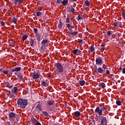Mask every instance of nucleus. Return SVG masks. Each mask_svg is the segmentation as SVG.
Here are the masks:
<instances>
[{
	"mask_svg": "<svg viewBox=\"0 0 125 125\" xmlns=\"http://www.w3.org/2000/svg\"><path fill=\"white\" fill-rule=\"evenodd\" d=\"M17 103L18 106H19L21 109H25L26 106L28 105V100H27V99H20L18 100Z\"/></svg>",
	"mask_w": 125,
	"mask_h": 125,
	"instance_id": "nucleus-1",
	"label": "nucleus"
},
{
	"mask_svg": "<svg viewBox=\"0 0 125 125\" xmlns=\"http://www.w3.org/2000/svg\"><path fill=\"white\" fill-rule=\"evenodd\" d=\"M94 67H95V73H96V74H103L104 73H105V70L103 69L102 68V67H98L97 68V65H94ZM106 68H104V69Z\"/></svg>",
	"mask_w": 125,
	"mask_h": 125,
	"instance_id": "nucleus-2",
	"label": "nucleus"
},
{
	"mask_svg": "<svg viewBox=\"0 0 125 125\" xmlns=\"http://www.w3.org/2000/svg\"><path fill=\"white\" fill-rule=\"evenodd\" d=\"M56 66L57 70L59 73H63L64 69L63 68V66H62V65H61L60 63L57 62L56 64Z\"/></svg>",
	"mask_w": 125,
	"mask_h": 125,
	"instance_id": "nucleus-3",
	"label": "nucleus"
},
{
	"mask_svg": "<svg viewBox=\"0 0 125 125\" xmlns=\"http://www.w3.org/2000/svg\"><path fill=\"white\" fill-rule=\"evenodd\" d=\"M40 74L39 73V71H34V73L32 74V75H31V77L34 79V80H37L40 78Z\"/></svg>",
	"mask_w": 125,
	"mask_h": 125,
	"instance_id": "nucleus-4",
	"label": "nucleus"
},
{
	"mask_svg": "<svg viewBox=\"0 0 125 125\" xmlns=\"http://www.w3.org/2000/svg\"><path fill=\"white\" fill-rule=\"evenodd\" d=\"M104 62L102 61V58L101 57H97L96 59V65H102Z\"/></svg>",
	"mask_w": 125,
	"mask_h": 125,
	"instance_id": "nucleus-5",
	"label": "nucleus"
},
{
	"mask_svg": "<svg viewBox=\"0 0 125 125\" xmlns=\"http://www.w3.org/2000/svg\"><path fill=\"white\" fill-rule=\"evenodd\" d=\"M101 125H107V118L106 117H101Z\"/></svg>",
	"mask_w": 125,
	"mask_h": 125,
	"instance_id": "nucleus-6",
	"label": "nucleus"
},
{
	"mask_svg": "<svg viewBox=\"0 0 125 125\" xmlns=\"http://www.w3.org/2000/svg\"><path fill=\"white\" fill-rule=\"evenodd\" d=\"M95 112L96 113H97V114H99V115L100 116H101V115H102V112L101 111V109H100V107H97L96 108Z\"/></svg>",
	"mask_w": 125,
	"mask_h": 125,
	"instance_id": "nucleus-7",
	"label": "nucleus"
},
{
	"mask_svg": "<svg viewBox=\"0 0 125 125\" xmlns=\"http://www.w3.org/2000/svg\"><path fill=\"white\" fill-rule=\"evenodd\" d=\"M36 110L40 113L42 111V105L41 104H38L36 106Z\"/></svg>",
	"mask_w": 125,
	"mask_h": 125,
	"instance_id": "nucleus-8",
	"label": "nucleus"
},
{
	"mask_svg": "<svg viewBox=\"0 0 125 125\" xmlns=\"http://www.w3.org/2000/svg\"><path fill=\"white\" fill-rule=\"evenodd\" d=\"M15 116H16V114L14 112H10L9 114V119H13L14 118H15Z\"/></svg>",
	"mask_w": 125,
	"mask_h": 125,
	"instance_id": "nucleus-9",
	"label": "nucleus"
},
{
	"mask_svg": "<svg viewBox=\"0 0 125 125\" xmlns=\"http://www.w3.org/2000/svg\"><path fill=\"white\" fill-rule=\"evenodd\" d=\"M54 104V100L47 101V105L51 106V105H53Z\"/></svg>",
	"mask_w": 125,
	"mask_h": 125,
	"instance_id": "nucleus-10",
	"label": "nucleus"
},
{
	"mask_svg": "<svg viewBox=\"0 0 125 125\" xmlns=\"http://www.w3.org/2000/svg\"><path fill=\"white\" fill-rule=\"evenodd\" d=\"M15 4H22L23 3V0H15Z\"/></svg>",
	"mask_w": 125,
	"mask_h": 125,
	"instance_id": "nucleus-11",
	"label": "nucleus"
},
{
	"mask_svg": "<svg viewBox=\"0 0 125 125\" xmlns=\"http://www.w3.org/2000/svg\"><path fill=\"white\" fill-rule=\"evenodd\" d=\"M21 71V67H16L12 70V72H19Z\"/></svg>",
	"mask_w": 125,
	"mask_h": 125,
	"instance_id": "nucleus-12",
	"label": "nucleus"
},
{
	"mask_svg": "<svg viewBox=\"0 0 125 125\" xmlns=\"http://www.w3.org/2000/svg\"><path fill=\"white\" fill-rule=\"evenodd\" d=\"M48 42V40H47V39H44V40H43L41 42V44H42L43 45H45V44H47Z\"/></svg>",
	"mask_w": 125,
	"mask_h": 125,
	"instance_id": "nucleus-13",
	"label": "nucleus"
},
{
	"mask_svg": "<svg viewBox=\"0 0 125 125\" xmlns=\"http://www.w3.org/2000/svg\"><path fill=\"white\" fill-rule=\"evenodd\" d=\"M41 84L42 85H43V86H45V87H46V86H48V84L46 81H42Z\"/></svg>",
	"mask_w": 125,
	"mask_h": 125,
	"instance_id": "nucleus-14",
	"label": "nucleus"
},
{
	"mask_svg": "<svg viewBox=\"0 0 125 125\" xmlns=\"http://www.w3.org/2000/svg\"><path fill=\"white\" fill-rule=\"evenodd\" d=\"M74 115L75 116V117H77L78 118V117H81V112L79 111H75L74 112Z\"/></svg>",
	"mask_w": 125,
	"mask_h": 125,
	"instance_id": "nucleus-15",
	"label": "nucleus"
},
{
	"mask_svg": "<svg viewBox=\"0 0 125 125\" xmlns=\"http://www.w3.org/2000/svg\"><path fill=\"white\" fill-rule=\"evenodd\" d=\"M31 122L33 123V125H35L39 121H38V120L35 118H31Z\"/></svg>",
	"mask_w": 125,
	"mask_h": 125,
	"instance_id": "nucleus-16",
	"label": "nucleus"
},
{
	"mask_svg": "<svg viewBox=\"0 0 125 125\" xmlns=\"http://www.w3.org/2000/svg\"><path fill=\"white\" fill-rule=\"evenodd\" d=\"M36 38L37 41L38 42H41V35H40L39 34H37V35H36Z\"/></svg>",
	"mask_w": 125,
	"mask_h": 125,
	"instance_id": "nucleus-17",
	"label": "nucleus"
},
{
	"mask_svg": "<svg viewBox=\"0 0 125 125\" xmlns=\"http://www.w3.org/2000/svg\"><path fill=\"white\" fill-rule=\"evenodd\" d=\"M99 85L101 87H102V88H105L106 87V84H105V83L102 82L99 84Z\"/></svg>",
	"mask_w": 125,
	"mask_h": 125,
	"instance_id": "nucleus-18",
	"label": "nucleus"
},
{
	"mask_svg": "<svg viewBox=\"0 0 125 125\" xmlns=\"http://www.w3.org/2000/svg\"><path fill=\"white\" fill-rule=\"evenodd\" d=\"M62 26H63V23H62V21H61V20H60L58 26L59 29H62Z\"/></svg>",
	"mask_w": 125,
	"mask_h": 125,
	"instance_id": "nucleus-19",
	"label": "nucleus"
},
{
	"mask_svg": "<svg viewBox=\"0 0 125 125\" xmlns=\"http://www.w3.org/2000/svg\"><path fill=\"white\" fill-rule=\"evenodd\" d=\"M84 4L86 6H89L90 5V2H89V0H86L84 1Z\"/></svg>",
	"mask_w": 125,
	"mask_h": 125,
	"instance_id": "nucleus-20",
	"label": "nucleus"
},
{
	"mask_svg": "<svg viewBox=\"0 0 125 125\" xmlns=\"http://www.w3.org/2000/svg\"><path fill=\"white\" fill-rule=\"evenodd\" d=\"M41 45L40 51L41 52H43V51H44V46H45V45L41 44Z\"/></svg>",
	"mask_w": 125,
	"mask_h": 125,
	"instance_id": "nucleus-21",
	"label": "nucleus"
},
{
	"mask_svg": "<svg viewBox=\"0 0 125 125\" xmlns=\"http://www.w3.org/2000/svg\"><path fill=\"white\" fill-rule=\"evenodd\" d=\"M27 39H28V35H22V41H25V40H27Z\"/></svg>",
	"mask_w": 125,
	"mask_h": 125,
	"instance_id": "nucleus-22",
	"label": "nucleus"
},
{
	"mask_svg": "<svg viewBox=\"0 0 125 125\" xmlns=\"http://www.w3.org/2000/svg\"><path fill=\"white\" fill-rule=\"evenodd\" d=\"M66 25L68 30H69V31H72L73 27H72V25L70 24H67Z\"/></svg>",
	"mask_w": 125,
	"mask_h": 125,
	"instance_id": "nucleus-23",
	"label": "nucleus"
},
{
	"mask_svg": "<svg viewBox=\"0 0 125 125\" xmlns=\"http://www.w3.org/2000/svg\"><path fill=\"white\" fill-rule=\"evenodd\" d=\"M30 44H31V46H33L34 45V44L35 43V41H34V39H31L30 40Z\"/></svg>",
	"mask_w": 125,
	"mask_h": 125,
	"instance_id": "nucleus-24",
	"label": "nucleus"
},
{
	"mask_svg": "<svg viewBox=\"0 0 125 125\" xmlns=\"http://www.w3.org/2000/svg\"><path fill=\"white\" fill-rule=\"evenodd\" d=\"M101 49L103 51H104V50H107L106 47H105V45H104L103 44L101 45Z\"/></svg>",
	"mask_w": 125,
	"mask_h": 125,
	"instance_id": "nucleus-25",
	"label": "nucleus"
},
{
	"mask_svg": "<svg viewBox=\"0 0 125 125\" xmlns=\"http://www.w3.org/2000/svg\"><path fill=\"white\" fill-rule=\"evenodd\" d=\"M79 83L81 86L84 85V83H85V81L84 80L81 81L79 82Z\"/></svg>",
	"mask_w": 125,
	"mask_h": 125,
	"instance_id": "nucleus-26",
	"label": "nucleus"
},
{
	"mask_svg": "<svg viewBox=\"0 0 125 125\" xmlns=\"http://www.w3.org/2000/svg\"><path fill=\"white\" fill-rule=\"evenodd\" d=\"M68 3V0H63L62 2V4L63 5H66Z\"/></svg>",
	"mask_w": 125,
	"mask_h": 125,
	"instance_id": "nucleus-27",
	"label": "nucleus"
},
{
	"mask_svg": "<svg viewBox=\"0 0 125 125\" xmlns=\"http://www.w3.org/2000/svg\"><path fill=\"white\" fill-rule=\"evenodd\" d=\"M83 19V16L82 15H79L77 19L78 21H79V20H82Z\"/></svg>",
	"mask_w": 125,
	"mask_h": 125,
	"instance_id": "nucleus-28",
	"label": "nucleus"
},
{
	"mask_svg": "<svg viewBox=\"0 0 125 125\" xmlns=\"http://www.w3.org/2000/svg\"><path fill=\"white\" fill-rule=\"evenodd\" d=\"M12 21L14 24H17V19L16 18H13Z\"/></svg>",
	"mask_w": 125,
	"mask_h": 125,
	"instance_id": "nucleus-29",
	"label": "nucleus"
},
{
	"mask_svg": "<svg viewBox=\"0 0 125 125\" xmlns=\"http://www.w3.org/2000/svg\"><path fill=\"white\" fill-rule=\"evenodd\" d=\"M14 91L12 90V91H13V93H17V91H18V89L17 88V87H14Z\"/></svg>",
	"mask_w": 125,
	"mask_h": 125,
	"instance_id": "nucleus-30",
	"label": "nucleus"
},
{
	"mask_svg": "<svg viewBox=\"0 0 125 125\" xmlns=\"http://www.w3.org/2000/svg\"><path fill=\"white\" fill-rule=\"evenodd\" d=\"M9 98H11L12 99H15V96L13 94L9 95Z\"/></svg>",
	"mask_w": 125,
	"mask_h": 125,
	"instance_id": "nucleus-31",
	"label": "nucleus"
},
{
	"mask_svg": "<svg viewBox=\"0 0 125 125\" xmlns=\"http://www.w3.org/2000/svg\"><path fill=\"white\" fill-rule=\"evenodd\" d=\"M78 34V32L77 31H73V32H71L70 34L71 36H76Z\"/></svg>",
	"mask_w": 125,
	"mask_h": 125,
	"instance_id": "nucleus-32",
	"label": "nucleus"
},
{
	"mask_svg": "<svg viewBox=\"0 0 125 125\" xmlns=\"http://www.w3.org/2000/svg\"><path fill=\"white\" fill-rule=\"evenodd\" d=\"M3 74H5V75H7L8 73H9V71L7 69L4 70V69H3Z\"/></svg>",
	"mask_w": 125,
	"mask_h": 125,
	"instance_id": "nucleus-33",
	"label": "nucleus"
},
{
	"mask_svg": "<svg viewBox=\"0 0 125 125\" xmlns=\"http://www.w3.org/2000/svg\"><path fill=\"white\" fill-rule=\"evenodd\" d=\"M6 87H8V88H11L12 87V85H10L9 83H7L6 84Z\"/></svg>",
	"mask_w": 125,
	"mask_h": 125,
	"instance_id": "nucleus-34",
	"label": "nucleus"
},
{
	"mask_svg": "<svg viewBox=\"0 0 125 125\" xmlns=\"http://www.w3.org/2000/svg\"><path fill=\"white\" fill-rule=\"evenodd\" d=\"M90 49L91 50V52H93V51L95 50V48H94V47L93 46H90Z\"/></svg>",
	"mask_w": 125,
	"mask_h": 125,
	"instance_id": "nucleus-35",
	"label": "nucleus"
},
{
	"mask_svg": "<svg viewBox=\"0 0 125 125\" xmlns=\"http://www.w3.org/2000/svg\"><path fill=\"white\" fill-rule=\"evenodd\" d=\"M34 33L35 35H36V36H37V34L38 33V29L37 28H34Z\"/></svg>",
	"mask_w": 125,
	"mask_h": 125,
	"instance_id": "nucleus-36",
	"label": "nucleus"
},
{
	"mask_svg": "<svg viewBox=\"0 0 125 125\" xmlns=\"http://www.w3.org/2000/svg\"><path fill=\"white\" fill-rule=\"evenodd\" d=\"M116 103L118 106H121V105H122V103L120 101H117Z\"/></svg>",
	"mask_w": 125,
	"mask_h": 125,
	"instance_id": "nucleus-37",
	"label": "nucleus"
},
{
	"mask_svg": "<svg viewBox=\"0 0 125 125\" xmlns=\"http://www.w3.org/2000/svg\"><path fill=\"white\" fill-rule=\"evenodd\" d=\"M114 26H115V27H118L119 24H120V22L119 21H117L116 22H114Z\"/></svg>",
	"mask_w": 125,
	"mask_h": 125,
	"instance_id": "nucleus-38",
	"label": "nucleus"
},
{
	"mask_svg": "<svg viewBox=\"0 0 125 125\" xmlns=\"http://www.w3.org/2000/svg\"><path fill=\"white\" fill-rule=\"evenodd\" d=\"M36 16H38L39 17V16H41L42 15V12L40 11H38L36 13Z\"/></svg>",
	"mask_w": 125,
	"mask_h": 125,
	"instance_id": "nucleus-39",
	"label": "nucleus"
},
{
	"mask_svg": "<svg viewBox=\"0 0 125 125\" xmlns=\"http://www.w3.org/2000/svg\"><path fill=\"white\" fill-rule=\"evenodd\" d=\"M42 114H44V115L45 117H48V113H47V112L46 111H43L42 112Z\"/></svg>",
	"mask_w": 125,
	"mask_h": 125,
	"instance_id": "nucleus-40",
	"label": "nucleus"
},
{
	"mask_svg": "<svg viewBox=\"0 0 125 125\" xmlns=\"http://www.w3.org/2000/svg\"><path fill=\"white\" fill-rule=\"evenodd\" d=\"M73 52L75 55H76L77 53H78V49L73 50Z\"/></svg>",
	"mask_w": 125,
	"mask_h": 125,
	"instance_id": "nucleus-41",
	"label": "nucleus"
},
{
	"mask_svg": "<svg viewBox=\"0 0 125 125\" xmlns=\"http://www.w3.org/2000/svg\"><path fill=\"white\" fill-rule=\"evenodd\" d=\"M78 43H79V44H83V39H79Z\"/></svg>",
	"mask_w": 125,
	"mask_h": 125,
	"instance_id": "nucleus-42",
	"label": "nucleus"
},
{
	"mask_svg": "<svg viewBox=\"0 0 125 125\" xmlns=\"http://www.w3.org/2000/svg\"><path fill=\"white\" fill-rule=\"evenodd\" d=\"M18 78H20V79H21V80H23V75L20 74L18 75Z\"/></svg>",
	"mask_w": 125,
	"mask_h": 125,
	"instance_id": "nucleus-43",
	"label": "nucleus"
},
{
	"mask_svg": "<svg viewBox=\"0 0 125 125\" xmlns=\"http://www.w3.org/2000/svg\"><path fill=\"white\" fill-rule=\"evenodd\" d=\"M70 12H71V13H75V8H71L70 9Z\"/></svg>",
	"mask_w": 125,
	"mask_h": 125,
	"instance_id": "nucleus-44",
	"label": "nucleus"
},
{
	"mask_svg": "<svg viewBox=\"0 0 125 125\" xmlns=\"http://www.w3.org/2000/svg\"><path fill=\"white\" fill-rule=\"evenodd\" d=\"M100 109H101V111L102 113V112H104V106H102V107H100Z\"/></svg>",
	"mask_w": 125,
	"mask_h": 125,
	"instance_id": "nucleus-45",
	"label": "nucleus"
},
{
	"mask_svg": "<svg viewBox=\"0 0 125 125\" xmlns=\"http://www.w3.org/2000/svg\"><path fill=\"white\" fill-rule=\"evenodd\" d=\"M122 17H123V19L125 20V13L124 12H122Z\"/></svg>",
	"mask_w": 125,
	"mask_h": 125,
	"instance_id": "nucleus-46",
	"label": "nucleus"
},
{
	"mask_svg": "<svg viewBox=\"0 0 125 125\" xmlns=\"http://www.w3.org/2000/svg\"><path fill=\"white\" fill-rule=\"evenodd\" d=\"M107 36H111V35H112V31L109 30L107 31Z\"/></svg>",
	"mask_w": 125,
	"mask_h": 125,
	"instance_id": "nucleus-47",
	"label": "nucleus"
},
{
	"mask_svg": "<svg viewBox=\"0 0 125 125\" xmlns=\"http://www.w3.org/2000/svg\"><path fill=\"white\" fill-rule=\"evenodd\" d=\"M1 25L3 26H5V23H4V22H3V21H1L0 22Z\"/></svg>",
	"mask_w": 125,
	"mask_h": 125,
	"instance_id": "nucleus-48",
	"label": "nucleus"
},
{
	"mask_svg": "<svg viewBox=\"0 0 125 125\" xmlns=\"http://www.w3.org/2000/svg\"><path fill=\"white\" fill-rule=\"evenodd\" d=\"M65 21L66 22V23H70V19L67 17Z\"/></svg>",
	"mask_w": 125,
	"mask_h": 125,
	"instance_id": "nucleus-49",
	"label": "nucleus"
},
{
	"mask_svg": "<svg viewBox=\"0 0 125 125\" xmlns=\"http://www.w3.org/2000/svg\"><path fill=\"white\" fill-rule=\"evenodd\" d=\"M77 53L79 54H82V51H81V50L78 49Z\"/></svg>",
	"mask_w": 125,
	"mask_h": 125,
	"instance_id": "nucleus-50",
	"label": "nucleus"
},
{
	"mask_svg": "<svg viewBox=\"0 0 125 125\" xmlns=\"http://www.w3.org/2000/svg\"><path fill=\"white\" fill-rule=\"evenodd\" d=\"M106 75H109V74H110V71H109V70H106Z\"/></svg>",
	"mask_w": 125,
	"mask_h": 125,
	"instance_id": "nucleus-51",
	"label": "nucleus"
},
{
	"mask_svg": "<svg viewBox=\"0 0 125 125\" xmlns=\"http://www.w3.org/2000/svg\"><path fill=\"white\" fill-rule=\"evenodd\" d=\"M42 2L41 1H38L37 2V4H39V5H41V4H42Z\"/></svg>",
	"mask_w": 125,
	"mask_h": 125,
	"instance_id": "nucleus-52",
	"label": "nucleus"
},
{
	"mask_svg": "<svg viewBox=\"0 0 125 125\" xmlns=\"http://www.w3.org/2000/svg\"><path fill=\"white\" fill-rule=\"evenodd\" d=\"M3 68H0V73H3Z\"/></svg>",
	"mask_w": 125,
	"mask_h": 125,
	"instance_id": "nucleus-53",
	"label": "nucleus"
},
{
	"mask_svg": "<svg viewBox=\"0 0 125 125\" xmlns=\"http://www.w3.org/2000/svg\"><path fill=\"white\" fill-rule=\"evenodd\" d=\"M62 1V0H57V3H60Z\"/></svg>",
	"mask_w": 125,
	"mask_h": 125,
	"instance_id": "nucleus-54",
	"label": "nucleus"
},
{
	"mask_svg": "<svg viewBox=\"0 0 125 125\" xmlns=\"http://www.w3.org/2000/svg\"><path fill=\"white\" fill-rule=\"evenodd\" d=\"M35 125H42V124L38 121Z\"/></svg>",
	"mask_w": 125,
	"mask_h": 125,
	"instance_id": "nucleus-55",
	"label": "nucleus"
},
{
	"mask_svg": "<svg viewBox=\"0 0 125 125\" xmlns=\"http://www.w3.org/2000/svg\"><path fill=\"white\" fill-rule=\"evenodd\" d=\"M123 74H125V67H124L122 70Z\"/></svg>",
	"mask_w": 125,
	"mask_h": 125,
	"instance_id": "nucleus-56",
	"label": "nucleus"
},
{
	"mask_svg": "<svg viewBox=\"0 0 125 125\" xmlns=\"http://www.w3.org/2000/svg\"><path fill=\"white\" fill-rule=\"evenodd\" d=\"M47 76H48V78L51 79V74H47Z\"/></svg>",
	"mask_w": 125,
	"mask_h": 125,
	"instance_id": "nucleus-57",
	"label": "nucleus"
},
{
	"mask_svg": "<svg viewBox=\"0 0 125 125\" xmlns=\"http://www.w3.org/2000/svg\"><path fill=\"white\" fill-rule=\"evenodd\" d=\"M122 36V33H119L118 34V37H121Z\"/></svg>",
	"mask_w": 125,
	"mask_h": 125,
	"instance_id": "nucleus-58",
	"label": "nucleus"
},
{
	"mask_svg": "<svg viewBox=\"0 0 125 125\" xmlns=\"http://www.w3.org/2000/svg\"><path fill=\"white\" fill-rule=\"evenodd\" d=\"M104 111H107V108L104 107Z\"/></svg>",
	"mask_w": 125,
	"mask_h": 125,
	"instance_id": "nucleus-59",
	"label": "nucleus"
},
{
	"mask_svg": "<svg viewBox=\"0 0 125 125\" xmlns=\"http://www.w3.org/2000/svg\"><path fill=\"white\" fill-rule=\"evenodd\" d=\"M119 43L120 44H122L121 41H119Z\"/></svg>",
	"mask_w": 125,
	"mask_h": 125,
	"instance_id": "nucleus-60",
	"label": "nucleus"
},
{
	"mask_svg": "<svg viewBox=\"0 0 125 125\" xmlns=\"http://www.w3.org/2000/svg\"><path fill=\"white\" fill-rule=\"evenodd\" d=\"M119 69H120V70H121V71H122V67H120L119 68Z\"/></svg>",
	"mask_w": 125,
	"mask_h": 125,
	"instance_id": "nucleus-61",
	"label": "nucleus"
},
{
	"mask_svg": "<svg viewBox=\"0 0 125 125\" xmlns=\"http://www.w3.org/2000/svg\"><path fill=\"white\" fill-rule=\"evenodd\" d=\"M11 94H7V95H8V96H9V95H11Z\"/></svg>",
	"mask_w": 125,
	"mask_h": 125,
	"instance_id": "nucleus-62",
	"label": "nucleus"
},
{
	"mask_svg": "<svg viewBox=\"0 0 125 125\" xmlns=\"http://www.w3.org/2000/svg\"><path fill=\"white\" fill-rule=\"evenodd\" d=\"M9 73H13V72H12V70H11V71H9Z\"/></svg>",
	"mask_w": 125,
	"mask_h": 125,
	"instance_id": "nucleus-63",
	"label": "nucleus"
},
{
	"mask_svg": "<svg viewBox=\"0 0 125 125\" xmlns=\"http://www.w3.org/2000/svg\"><path fill=\"white\" fill-rule=\"evenodd\" d=\"M73 0V1H77V0Z\"/></svg>",
	"mask_w": 125,
	"mask_h": 125,
	"instance_id": "nucleus-64",
	"label": "nucleus"
}]
</instances>
